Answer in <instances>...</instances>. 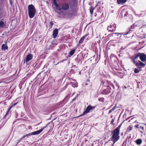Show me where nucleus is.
Wrapping results in <instances>:
<instances>
[{
  "label": "nucleus",
  "instance_id": "f257e3e1",
  "mask_svg": "<svg viewBox=\"0 0 146 146\" xmlns=\"http://www.w3.org/2000/svg\"><path fill=\"white\" fill-rule=\"evenodd\" d=\"M121 125H119L118 127L116 128L112 132V135L111 139L113 143L112 146H114V143L117 141L119 139V136L120 131V129Z\"/></svg>",
  "mask_w": 146,
  "mask_h": 146
},
{
  "label": "nucleus",
  "instance_id": "f03ea898",
  "mask_svg": "<svg viewBox=\"0 0 146 146\" xmlns=\"http://www.w3.org/2000/svg\"><path fill=\"white\" fill-rule=\"evenodd\" d=\"M28 14L30 18H33L36 13V10L35 7L32 4L29 5L28 7Z\"/></svg>",
  "mask_w": 146,
  "mask_h": 146
},
{
  "label": "nucleus",
  "instance_id": "7ed1b4c3",
  "mask_svg": "<svg viewBox=\"0 0 146 146\" xmlns=\"http://www.w3.org/2000/svg\"><path fill=\"white\" fill-rule=\"evenodd\" d=\"M96 107V106H92L91 105H88L86 108L85 110L84 111L82 114L80 116H82L85 115L86 113L89 112V111L93 109H94Z\"/></svg>",
  "mask_w": 146,
  "mask_h": 146
},
{
  "label": "nucleus",
  "instance_id": "20e7f679",
  "mask_svg": "<svg viewBox=\"0 0 146 146\" xmlns=\"http://www.w3.org/2000/svg\"><path fill=\"white\" fill-rule=\"evenodd\" d=\"M48 125V124H47L46 126L43 127L40 130L27 134V135L28 136V137H29V136H31L32 135H36L39 134L43 130V129L44 128H45L46 127H47V126Z\"/></svg>",
  "mask_w": 146,
  "mask_h": 146
},
{
  "label": "nucleus",
  "instance_id": "39448f33",
  "mask_svg": "<svg viewBox=\"0 0 146 146\" xmlns=\"http://www.w3.org/2000/svg\"><path fill=\"white\" fill-rule=\"evenodd\" d=\"M33 57V55L32 54H28L24 59V63H25L26 62L27 63L28 62L32 59Z\"/></svg>",
  "mask_w": 146,
  "mask_h": 146
},
{
  "label": "nucleus",
  "instance_id": "423d86ee",
  "mask_svg": "<svg viewBox=\"0 0 146 146\" xmlns=\"http://www.w3.org/2000/svg\"><path fill=\"white\" fill-rule=\"evenodd\" d=\"M62 9L64 11L67 10L69 8V4L68 2H65L61 4Z\"/></svg>",
  "mask_w": 146,
  "mask_h": 146
},
{
  "label": "nucleus",
  "instance_id": "0eeeda50",
  "mask_svg": "<svg viewBox=\"0 0 146 146\" xmlns=\"http://www.w3.org/2000/svg\"><path fill=\"white\" fill-rule=\"evenodd\" d=\"M121 13L123 19H127V15L128 14V10L127 9H123Z\"/></svg>",
  "mask_w": 146,
  "mask_h": 146
},
{
  "label": "nucleus",
  "instance_id": "6e6552de",
  "mask_svg": "<svg viewBox=\"0 0 146 146\" xmlns=\"http://www.w3.org/2000/svg\"><path fill=\"white\" fill-rule=\"evenodd\" d=\"M116 28V25L115 24L111 25L108 26V30L109 32H111L115 31Z\"/></svg>",
  "mask_w": 146,
  "mask_h": 146
},
{
  "label": "nucleus",
  "instance_id": "1a4fd4ad",
  "mask_svg": "<svg viewBox=\"0 0 146 146\" xmlns=\"http://www.w3.org/2000/svg\"><path fill=\"white\" fill-rule=\"evenodd\" d=\"M134 64L139 68L143 67L145 66V65L140 60H138L137 62H135Z\"/></svg>",
  "mask_w": 146,
  "mask_h": 146
},
{
  "label": "nucleus",
  "instance_id": "9d476101",
  "mask_svg": "<svg viewBox=\"0 0 146 146\" xmlns=\"http://www.w3.org/2000/svg\"><path fill=\"white\" fill-rule=\"evenodd\" d=\"M140 55V53H138L137 54L135 55L134 56L131 57V58L134 63V62H137L138 61L137 60L138 58L139 57V55Z\"/></svg>",
  "mask_w": 146,
  "mask_h": 146
},
{
  "label": "nucleus",
  "instance_id": "9b49d317",
  "mask_svg": "<svg viewBox=\"0 0 146 146\" xmlns=\"http://www.w3.org/2000/svg\"><path fill=\"white\" fill-rule=\"evenodd\" d=\"M111 92V89L110 87L107 88L106 89H104L101 93L103 94H107Z\"/></svg>",
  "mask_w": 146,
  "mask_h": 146
},
{
  "label": "nucleus",
  "instance_id": "f8f14e48",
  "mask_svg": "<svg viewBox=\"0 0 146 146\" xmlns=\"http://www.w3.org/2000/svg\"><path fill=\"white\" fill-rule=\"evenodd\" d=\"M139 58L143 62H144L146 60V55L145 54L140 53Z\"/></svg>",
  "mask_w": 146,
  "mask_h": 146
},
{
  "label": "nucleus",
  "instance_id": "ddd939ff",
  "mask_svg": "<svg viewBox=\"0 0 146 146\" xmlns=\"http://www.w3.org/2000/svg\"><path fill=\"white\" fill-rule=\"evenodd\" d=\"M58 33V31L57 29H55L53 31V37L54 38L56 37Z\"/></svg>",
  "mask_w": 146,
  "mask_h": 146
},
{
  "label": "nucleus",
  "instance_id": "4468645a",
  "mask_svg": "<svg viewBox=\"0 0 146 146\" xmlns=\"http://www.w3.org/2000/svg\"><path fill=\"white\" fill-rule=\"evenodd\" d=\"M56 9H55V11L58 13H59L60 12V11L62 9L61 5L60 6L58 4L55 6Z\"/></svg>",
  "mask_w": 146,
  "mask_h": 146
},
{
  "label": "nucleus",
  "instance_id": "2eb2a0df",
  "mask_svg": "<svg viewBox=\"0 0 146 146\" xmlns=\"http://www.w3.org/2000/svg\"><path fill=\"white\" fill-rule=\"evenodd\" d=\"M110 82H108L107 80H106L105 81H102V84L104 86H106L108 88H110V87L109 86V84H110Z\"/></svg>",
  "mask_w": 146,
  "mask_h": 146
},
{
  "label": "nucleus",
  "instance_id": "dca6fc26",
  "mask_svg": "<svg viewBox=\"0 0 146 146\" xmlns=\"http://www.w3.org/2000/svg\"><path fill=\"white\" fill-rule=\"evenodd\" d=\"M127 0H117V3L119 4L123 5Z\"/></svg>",
  "mask_w": 146,
  "mask_h": 146
},
{
  "label": "nucleus",
  "instance_id": "f3484780",
  "mask_svg": "<svg viewBox=\"0 0 146 146\" xmlns=\"http://www.w3.org/2000/svg\"><path fill=\"white\" fill-rule=\"evenodd\" d=\"M1 48L2 50H5L6 49H7L8 48V47L6 44H3Z\"/></svg>",
  "mask_w": 146,
  "mask_h": 146
},
{
  "label": "nucleus",
  "instance_id": "a211bd4d",
  "mask_svg": "<svg viewBox=\"0 0 146 146\" xmlns=\"http://www.w3.org/2000/svg\"><path fill=\"white\" fill-rule=\"evenodd\" d=\"M70 84H71L72 86L74 88H75V87H77L78 86V84L77 82H71L70 83Z\"/></svg>",
  "mask_w": 146,
  "mask_h": 146
},
{
  "label": "nucleus",
  "instance_id": "6ab92c4d",
  "mask_svg": "<svg viewBox=\"0 0 146 146\" xmlns=\"http://www.w3.org/2000/svg\"><path fill=\"white\" fill-rule=\"evenodd\" d=\"M135 142L137 145H140L142 143V141L141 139H138Z\"/></svg>",
  "mask_w": 146,
  "mask_h": 146
},
{
  "label": "nucleus",
  "instance_id": "aec40b11",
  "mask_svg": "<svg viewBox=\"0 0 146 146\" xmlns=\"http://www.w3.org/2000/svg\"><path fill=\"white\" fill-rule=\"evenodd\" d=\"M86 36H84L83 37H82L79 40V44H80L82 43L83 41L84 40V38L86 37Z\"/></svg>",
  "mask_w": 146,
  "mask_h": 146
},
{
  "label": "nucleus",
  "instance_id": "412c9836",
  "mask_svg": "<svg viewBox=\"0 0 146 146\" xmlns=\"http://www.w3.org/2000/svg\"><path fill=\"white\" fill-rule=\"evenodd\" d=\"M75 51V50L73 49L70 51L69 53V54L70 55V56H72L74 54Z\"/></svg>",
  "mask_w": 146,
  "mask_h": 146
},
{
  "label": "nucleus",
  "instance_id": "4be33fe9",
  "mask_svg": "<svg viewBox=\"0 0 146 146\" xmlns=\"http://www.w3.org/2000/svg\"><path fill=\"white\" fill-rule=\"evenodd\" d=\"M5 26V24L4 22L2 21H0V27H3Z\"/></svg>",
  "mask_w": 146,
  "mask_h": 146
},
{
  "label": "nucleus",
  "instance_id": "5701e85b",
  "mask_svg": "<svg viewBox=\"0 0 146 146\" xmlns=\"http://www.w3.org/2000/svg\"><path fill=\"white\" fill-rule=\"evenodd\" d=\"M94 10V8L92 7H91L90 8V13L91 14H93Z\"/></svg>",
  "mask_w": 146,
  "mask_h": 146
},
{
  "label": "nucleus",
  "instance_id": "b1692460",
  "mask_svg": "<svg viewBox=\"0 0 146 146\" xmlns=\"http://www.w3.org/2000/svg\"><path fill=\"white\" fill-rule=\"evenodd\" d=\"M80 59H81V58L80 57H78L76 58L75 60L78 63H79V61L80 60Z\"/></svg>",
  "mask_w": 146,
  "mask_h": 146
},
{
  "label": "nucleus",
  "instance_id": "393cba45",
  "mask_svg": "<svg viewBox=\"0 0 146 146\" xmlns=\"http://www.w3.org/2000/svg\"><path fill=\"white\" fill-rule=\"evenodd\" d=\"M54 5L55 6L58 5L56 0H53Z\"/></svg>",
  "mask_w": 146,
  "mask_h": 146
},
{
  "label": "nucleus",
  "instance_id": "a878e982",
  "mask_svg": "<svg viewBox=\"0 0 146 146\" xmlns=\"http://www.w3.org/2000/svg\"><path fill=\"white\" fill-rule=\"evenodd\" d=\"M139 71V70L138 69L136 68L134 70V72L136 73H138Z\"/></svg>",
  "mask_w": 146,
  "mask_h": 146
},
{
  "label": "nucleus",
  "instance_id": "bb28decb",
  "mask_svg": "<svg viewBox=\"0 0 146 146\" xmlns=\"http://www.w3.org/2000/svg\"><path fill=\"white\" fill-rule=\"evenodd\" d=\"M114 119L115 118L112 119L111 121V124L113 125H114L113 124V122L114 121Z\"/></svg>",
  "mask_w": 146,
  "mask_h": 146
},
{
  "label": "nucleus",
  "instance_id": "cd10ccee",
  "mask_svg": "<svg viewBox=\"0 0 146 146\" xmlns=\"http://www.w3.org/2000/svg\"><path fill=\"white\" fill-rule=\"evenodd\" d=\"M128 1H129V0H128ZM129 1L133 3H134L135 2V0H129Z\"/></svg>",
  "mask_w": 146,
  "mask_h": 146
},
{
  "label": "nucleus",
  "instance_id": "c85d7f7f",
  "mask_svg": "<svg viewBox=\"0 0 146 146\" xmlns=\"http://www.w3.org/2000/svg\"><path fill=\"white\" fill-rule=\"evenodd\" d=\"M133 128V127L131 125L129 126V131H131Z\"/></svg>",
  "mask_w": 146,
  "mask_h": 146
},
{
  "label": "nucleus",
  "instance_id": "c756f323",
  "mask_svg": "<svg viewBox=\"0 0 146 146\" xmlns=\"http://www.w3.org/2000/svg\"><path fill=\"white\" fill-rule=\"evenodd\" d=\"M122 73L121 72H117V75L118 76H119L120 75H121V74Z\"/></svg>",
  "mask_w": 146,
  "mask_h": 146
},
{
  "label": "nucleus",
  "instance_id": "7c9ffc66",
  "mask_svg": "<svg viewBox=\"0 0 146 146\" xmlns=\"http://www.w3.org/2000/svg\"><path fill=\"white\" fill-rule=\"evenodd\" d=\"M127 34H128V32H127L125 33H123L121 34L126 35H127Z\"/></svg>",
  "mask_w": 146,
  "mask_h": 146
},
{
  "label": "nucleus",
  "instance_id": "2f4dec72",
  "mask_svg": "<svg viewBox=\"0 0 146 146\" xmlns=\"http://www.w3.org/2000/svg\"><path fill=\"white\" fill-rule=\"evenodd\" d=\"M10 111V110H8L7 111L5 114H6V115H8V114L9 112Z\"/></svg>",
  "mask_w": 146,
  "mask_h": 146
},
{
  "label": "nucleus",
  "instance_id": "473e14b6",
  "mask_svg": "<svg viewBox=\"0 0 146 146\" xmlns=\"http://www.w3.org/2000/svg\"><path fill=\"white\" fill-rule=\"evenodd\" d=\"M126 143H127V139H126V141H125V143L124 142V143H123V146H125V145H126Z\"/></svg>",
  "mask_w": 146,
  "mask_h": 146
},
{
  "label": "nucleus",
  "instance_id": "72a5a7b5",
  "mask_svg": "<svg viewBox=\"0 0 146 146\" xmlns=\"http://www.w3.org/2000/svg\"><path fill=\"white\" fill-rule=\"evenodd\" d=\"M113 111V110H111L109 111L108 112L109 114H110Z\"/></svg>",
  "mask_w": 146,
  "mask_h": 146
},
{
  "label": "nucleus",
  "instance_id": "f704fd0d",
  "mask_svg": "<svg viewBox=\"0 0 146 146\" xmlns=\"http://www.w3.org/2000/svg\"><path fill=\"white\" fill-rule=\"evenodd\" d=\"M13 107V106H12V105L9 108L8 110H9L10 111L11 109Z\"/></svg>",
  "mask_w": 146,
  "mask_h": 146
},
{
  "label": "nucleus",
  "instance_id": "c9c22d12",
  "mask_svg": "<svg viewBox=\"0 0 146 146\" xmlns=\"http://www.w3.org/2000/svg\"><path fill=\"white\" fill-rule=\"evenodd\" d=\"M13 107V106H12V105L9 108L8 110H9L10 111L11 109Z\"/></svg>",
  "mask_w": 146,
  "mask_h": 146
},
{
  "label": "nucleus",
  "instance_id": "e433bc0d",
  "mask_svg": "<svg viewBox=\"0 0 146 146\" xmlns=\"http://www.w3.org/2000/svg\"><path fill=\"white\" fill-rule=\"evenodd\" d=\"M50 24L51 26H52L53 24V21H51L50 23Z\"/></svg>",
  "mask_w": 146,
  "mask_h": 146
},
{
  "label": "nucleus",
  "instance_id": "4c0bfd02",
  "mask_svg": "<svg viewBox=\"0 0 146 146\" xmlns=\"http://www.w3.org/2000/svg\"><path fill=\"white\" fill-rule=\"evenodd\" d=\"M139 128L141 129H142V130H144V127H142V126H140Z\"/></svg>",
  "mask_w": 146,
  "mask_h": 146
},
{
  "label": "nucleus",
  "instance_id": "58836bf2",
  "mask_svg": "<svg viewBox=\"0 0 146 146\" xmlns=\"http://www.w3.org/2000/svg\"><path fill=\"white\" fill-rule=\"evenodd\" d=\"M22 140V139H21V138L18 141V142H17V144H18V143L20 142L21 140Z\"/></svg>",
  "mask_w": 146,
  "mask_h": 146
},
{
  "label": "nucleus",
  "instance_id": "ea45409f",
  "mask_svg": "<svg viewBox=\"0 0 146 146\" xmlns=\"http://www.w3.org/2000/svg\"><path fill=\"white\" fill-rule=\"evenodd\" d=\"M17 104V103H14V104H13L12 105V106H13V107L14 106H15L16 104Z\"/></svg>",
  "mask_w": 146,
  "mask_h": 146
},
{
  "label": "nucleus",
  "instance_id": "a19ab883",
  "mask_svg": "<svg viewBox=\"0 0 146 146\" xmlns=\"http://www.w3.org/2000/svg\"><path fill=\"white\" fill-rule=\"evenodd\" d=\"M139 125L138 124H137L135 125V127L136 128H139Z\"/></svg>",
  "mask_w": 146,
  "mask_h": 146
},
{
  "label": "nucleus",
  "instance_id": "79ce46f5",
  "mask_svg": "<svg viewBox=\"0 0 146 146\" xmlns=\"http://www.w3.org/2000/svg\"><path fill=\"white\" fill-rule=\"evenodd\" d=\"M127 121V119H125L122 122V123H124L125 122V121Z\"/></svg>",
  "mask_w": 146,
  "mask_h": 146
},
{
  "label": "nucleus",
  "instance_id": "37998d69",
  "mask_svg": "<svg viewBox=\"0 0 146 146\" xmlns=\"http://www.w3.org/2000/svg\"><path fill=\"white\" fill-rule=\"evenodd\" d=\"M10 4H11V5H12V3H12V1H11V0H10Z\"/></svg>",
  "mask_w": 146,
  "mask_h": 146
},
{
  "label": "nucleus",
  "instance_id": "c03bdc74",
  "mask_svg": "<svg viewBox=\"0 0 146 146\" xmlns=\"http://www.w3.org/2000/svg\"><path fill=\"white\" fill-rule=\"evenodd\" d=\"M76 99V98L75 97L72 100V101L73 102Z\"/></svg>",
  "mask_w": 146,
  "mask_h": 146
},
{
  "label": "nucleus",
  "instance_id": "a18cd8bd",
  "mask_svg": "<svg viewBox=\"0 0 146 146\" xmlns=\"http://www.w3.org/2000/svg\"><path fill=\"white\" fill-rule=\"evenodd\" d=\"M102 98H100L98 99V100L99 101H102Z\"/></svg>",
  "mask_w": 146,
  "mask_h": 146
},
{
  "label": "nucleus",
  "instance_id": "49530a36",
  "mask_svg": "<svg viewBox=\"0 0 146 146\" xmlns=\"http://www.w3.org/2000/svg\"><path fill=\"white\" fill-rule=\"evenodd\" d=\"M25 138V136H24H24H23L21 138L22 139H23L24 138Z\"/></svg>",
  "mask_w": 146,
  "mask_h": 146
},
{
  "label": "nucleus",
  "instance_id": "de8ad7c7",
  "mask_svg": "<svg viewBox=\"0 0 146 146\" xmlns=\"http://www.w3.org/2000/svg\"><path fill=\"white\" fill-rule=\"evenodd\" d=\"M7 115H6V114H5V115L4 116L3 118V119H5Z\"/></svg>",
  "mask_w": 146,
  "mask_h": 146
},
{
  "label": "nucleus",
  "instance_id": "09e8293b",
  "mask_svg": "<svg viewBox=\"0 0 146 146\" xmlns=\"http://www.w3.org/2000/svg\"><path fill=\"white\" fill-rule=\"evenodd\" d=\"M78 94H77V95L76 96V97H75V98L76 99L78 97Z\"/></svg>",
  "mask_w": 146,
  "mask_h": 146
},
{
  "label": "nucleus",
  "instance_id": "8fccbe9b",
  "mask_svg": "<svg viewBox=\"0 0 146 146\" xmlns=\"http://www.w3.org/2000/svg\"><path fill=\"white\" fill-rule=\"evenodd\" d=\"M111 110H113V111H114L115 110V107H114L111 109Z\"/></svg>",
  "mask_w": 146,
  "mask_h": 146
},
{
  "label": "nucleus",
  "instance_id": "3c124183",
  "mask_svg": "<svg viewBox=\"0 0 146 146\" xmlns=\"http://www.w3.org/2000/svg\"><path fill=\"white\" fill-rule=\"evenodd\" d=\"M127 88L126 87H125V86H124V87H123V89L124 90V89H126Z\"/></svg>",
  "mask_w": 146,
  "mask_h": 146
},
{
  "label": "nucleus",
  "instance_id": "603ef678",
  "mask_svg": "<svg viewBox=\"0 0 146 146\" xmlns=\"http://www.w3.org/2000/svg\"><path fill=\"white\" fill-rule=\"evenodd\" d=\"M24 136H25V137H28V136L27 135V134L26 135H24Z\"/></svg>",
  "mask_w": 146,
  "mask_h": 146
},
{
  "label": "nucleus",
  "instance_id": "864d4df0",
  "mask_svg": "<svg viewBox=\"0 0 146 146\" xmlns=\"http://www.w3.org/2000/svg\"><path fill=\"white\" fill-rule=\"evenodd\" d=\"M98 6V5H96L95 6V7H96L97 6Z\"/></svg>",
  "mask_w": 146,
  "mask_h": 146
},
{
  "label": "nucleus",
  "instance_id": "5fc2aeb1",
  "mask_svg": "<svg viewBox=\"0 0 146 146\" xmlns=\"http://www.w3.org/2000/svg\"><path fill=\"white\" fill-rule=\"evenodd\" d=\"M113 34H117V33H113Z\"/></svg>",
  "mask_w": 146,
  "mask_h": 146
},
{
  "label": "nucleus",
  "instance_id": "6e6d98bb",
  "mask_svg": "<svg viewBox=\"0 0 146 146\" xmlns=\"http://www.w3.org/2000/svg\"><path fill=\"white\" fill-rule=\"evenodd\" d=\"M86 85H88V84H87V83H86Z\"/></svg>",
  "mask_w": 146,
  "mask_h": 146
},
{
  "label": "nucleus",
  "instance_id": "4d7b16f0",
  "mask_svg": "<svg viewBox=\"0 0 146 146\" xmlns=\"http://www.w3.org/2000/svg\"><path fill=\"white\" fill-rule=\"evenodd\" d=\"M112 86H114V85L113 84H112Z\"/></svg>",
  "mask_w": 146,
  "mask_h": 146
},
{
  "label": "nucleus",
  "instance_id": "13d9d810",
  "mask_svg": "<svg viewBox=\"0 0 146 146\" xmlns=\"http://www.w3.org/2000/svg\"><path fill=\"white\" fill-rule=\"evenodd\" d=\"M124 115H123V118H124Z\"/></svg>",
  "mask_w": 146,
  "mask_h": 146
},
{
  "label": "nucleus",
  "instance_id": "bf43d9fd",
  "mask_svg": "<svg viewBox=\"0 0 146 146\" xmlns=\"http://www.w3.org/2000/svg\"><path fill=\"white\" fill-rule=\"evenodd\" d=\"M122 123H121V124L120 125H121V124H122Z\"/></svg>",
  "mask_w": 146,
  "mask_h": 146
}]
</instances>
